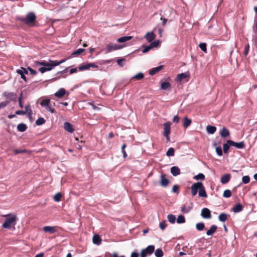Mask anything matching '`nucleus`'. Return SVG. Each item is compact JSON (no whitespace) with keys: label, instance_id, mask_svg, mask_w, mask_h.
I'll return each instance as SVG.
<instances>
[{"label":"nucleus","instance_id":"52","mask_svg":"<svg viewBox=\"0 0 257 257\" xmlns=\"http://www.w3.org/2000/svg\"><path fill=\"white\" fill-rule=\"evenodd\" d=\"M39 71L42 73H43L46 71H50V68H46V67H45V66H43V67H40L39 68Z\"/></svg>","mask_w":257,"mask_h":257},{"label":"nucleus","instance_id":"53","mask_svg":"<svg viewBox=\"0 0 257 257\" xmlns=\"http://www.w3.org/2000/svg\"><path fill=\"white\" fill-rule=\"evenodd\" d=\"M23 93H21L20 94V96L19 97V99H18V101H19V106L21 108H23Z\"/></svg>","mask_w":257,"mask_h":257},{"label":"nucleus","instance_id":"24","mask_svg":"<svg viewBox=\"0 0 257 257\" xmlns=\"http://www.w3.org/2000/svg\"><path fill=\"white\" fill-rule=\"evenodd\" d=\"M163 68V66H159L155 68H152L149 72L150 75H154L158 72H159Z\"/></svg>","mask_w":257,"mask_h":257},{"label":"nucleus","instance_id":"18","mask_svg":"<svg viewBox=\"0 0 257 257\" xmlns=\"http://www.w3.org/2000/svg\"><path fill=\"white\" fill-rule=\"evenodd\" d=\"M243 206L240 203L235 204L232 208V211L235 213L241 212L243 210Z\"/></svg>","mask_w":257,"mask_h":257},{"label":"nucleus","instance_id":"17","mask_svg":"<svg viewBox=\"0 0 257 257\" xmlns=\"http://www.w3.org/2000/svg\"><path fill=\"white\" fill-rule=\"evenodd\" d=\"M231 179V175L229 174H226L221 177L220 182L222 184L227 183Z\"/></svg>","mask_w":257,"mask_h":257},{"label":"nucleus","instance_id":"30","mask_svg":"<svg viewBox=\"0 0 257 257\" xmlns=\"http://www.w3.org/2000/svg\"><path fill=\"white\" fill-rule=\"evenodd\" d=\"M132 39V36H123L118 38L117 41L119 43H124Z\"/></svg>","mask_w":257,"mask_h":257},{"label":"nucleus","instance_id":"59","mask_svg":"<svg viewBox=\"0 0 257 257\" xmlns=\"http://www.w3.org/2000/svg\"><path fill=\"white\" fill-rule=\"evenodd\" d=\"M28 69L31 72V74L33 75H35L37 74V72L36 70L33 69L32 68H31V67H28Z\"/></svg>","mask_w":257,"mask_h":257},{"label":"nucleus","instance_id":"11","mask_svg":"<svg viewBox=\"0 0 257 257\" xmlns=\"http://www.w3.org/2000/svg\"><path fill=\"white\" fill-rule=\"evenodd\" d=\"M219 135L222 138H225L230 136V133L227 128H226L225 126H223L219 131Z\"/></svg>","mask_w":257,"mask_h":257},{"label":"nucleus","instance_id":"28","mask_svg":"<svg viewBox=\"0 0 257 257\" xmlns=\"http://www.w3.org/2000/svg\"><path fill=\"white\" fill-rule=\"evenodd\" d=\"M206 131L208 134H213L216 131V127L214 126L208 125L206 127Z\"/></svg>","mask_w":257,"mask_h":257},{"label":"nucleus","instance_id":"16","mask_svg":"<svg viewBox=\"0 0 257 257\" xmlns=\"http://www.w3.org/2000/svg\"><path fill=\"white\" fill-rule=\"evenodd\" d=\"M190 77V73L186 72L185 73H182L179 74L177 76V79L178 81H181L185 78H189Z\"/></svg>","mask_w":257,"mask_h":257},{"label":"nucleus","instance_id":"15","mask_svg":"<svg viewBox=\"0 0 257 257\" xmlns=\"http://www.w3.org/2000/svg\"><path fill=\"white\" fill-rule=\"evenodd\" d=\"M120 47H119V46L117 45H111V44H108L107 45L106 47V53H109L113 50H116L117 49H120Z\"/></svg>","mask_w":257,"mask_h":257},{"label":"nucleus","instance_id":"62","mask_svg":"<svg viewBox=\"0 0 257 257\" xmlns=\"http://www.w3.org/2000/svg\"><path fill=\"white\" fill-rule=\"evenodd\" d=\"M46 108L47 110L50 111L52 113H54L56 112L55 109L52 108L49 106V105H48V107H47Z\"/></svg>","mask_w":257,"mask_h":257},{"label":"nucleus","instance_id":"44","mask_svg":"<svg viewBox=\"0 0 257 257\" xmlns=\"http://www.w3.org/2000/svg\"><path fill=\"white\" fill-rule=\"evenodd\" d=\"M17 73L21 75V77L23 79L25 82L27 81V78L25 76V75L23 73L22 70H17Z\"/></svg>","mask_w":257,"mask_h":257},{"label":"nucleus","instance_id":"32","mask_svg":"<svg viewBox=\"0 0 257 257\" xmlns=\"http://www.w3.org/2000/svg\"><path fill=\"white\" fill-rule=\"evenodd\" d=\"M161 88L163 90H167L171 88V84L168 82H163L161 85Z\"/></svg>","mask_w":257,"mask_h":257},{"label":"nucleus","instance_id":"55","mask_svg":"<svg viewBox=\"0 0 257 257\" xmlns=\"http://www.w3.org/2000/svg\"><path fill=\"white\" fill-rule=\"evenodd\" d=\"M144 49L142 50V52L144 53H146L149 51L151 49V47L150 46H143Z\"/></svg>","mask_w":257,"mask_h":257},{"label":"nucleus","instance_id":"3","mask_svg":"<svg viewBox=\"0 0 257 257\" xmlns=\"http://www.w3.org/2000/svg\"><path fill=\"white\" fill-rule=\"evenodd\" d=\"M3 216L6 217L5 221L2 225L4 228L10 229L12 225H15L17 219L16 215L9 214Z\"/></svg>","mask_w":257,"mask_h":257},{"label":"nucleus","instance_id":"5","mask_svg":"<svg viewBox=\"0 0 257 257\" xmlns=\"http://www.w3.org/2000/svg\"><path fill=\"white\" fill-rule=\"evenodd\" d=\"M155 250V246L153 245H149L145 249H143L141 252V257H146L147 254H151L153 253Z\"/></svg>","mask_w":257,"mask_h":257},{"label":"nucleus","instance_id":"7","mask_svg":"<svg viewBox=\"0 0 257 257\" xmlns=\"http://www.w3.org/2000/svg\"><path fill=\"white\" fill-rule=\"evenodd\" d=\"M90 68H97L98 66L93 63H88L80 65L78 67V69L79 71H84L89 70Z\"/></svg>","mask_w":257,"mask_h":257},{"label":"nucleus","instance_id":"39","mask_svg":"<svg viewBox=\"0 0 257 257\" xmlns=\"http://www.w3.org/2000/svg\"><path fill=\"white\" fill-rule=\"evenodd\" d=\"M49 103H50V100L48 99H44L40 103L41 105L42 106H44L46 108L47 107H48V105H49Z\"/></svg>","mask_w":257,"mask_h":257},{"label":"nucleus","instance_id":"47","mask_svg":"<svg viewBox=\"0 0 257 257\" xmlns=\"http://www.w3.org/2000/svg\"><path fill=\"white\" fill-rule=\"evenodd\" d=\"M45 122V120L43 117H40L36 121V124L38 125H42Z\"/></svg>","mask_w":257,"mask_h":257},{"label":"nucleus","instance_id":"23","mask_svg":"<svg viewBox=\"0 0 257 257\" xmlns=\"http://www.w3.org/2000/svg\"><path fill=\"white\" fill-rule=\"evenodd\" d=\"M92 241L94 244L99 245L101 242L102 239L99 235L95 234L93 236Z\"/></svg>","mask_w":257,"mask_h":257},{"label":"nucleus","instance_id":"64","mask_svg":"<svg viewBox=\"0 0 257 257\" xmlns=\"http://www.w3.org/2000/svg\"><path fill=\"white\" fill-rule=\"evenodd\" d=\"M109 257H125L124 255H121L120 256H118V254L116 252H113V253L111 254Z\"/></svg>","mask_w":257,"mask_h":257},{"label":"nucleus","instance_id":"31","mask_svg":"<svg viewBox=\"0 0 257 257\" xmlns=\"http://www.w3.org/2000/svg\"><path fill=\"white\" fill-rule=\"evenodd\" d=\"M27 128V126L26 124L24 123H20L17 126V129L19 132H25Z\"/></svg>","mask_w":257,"mask_h":257},{"label":"nucleus","instance_id":"50","mask_svg":"<svg viewBox=\"0 0 257 257\" xmlns=\"http://www.w3.org/2000/svg\"><path fill=\"white\" fill-rule=\"evenodd\" d=\"M27 152V151L25 149H24V150L15 149V150H14V152L15 155H17L18 154L26 153Z\"/></svg>","mask_w":257,"mask_h":257},{"label":"nucleus","instance_id":"58","mask_svg":"<svg viewBox=\"0 0 257 257\" xmlns=\"http://www.w3.org/2000/svg\"><path fill=\"white\" fill-rule=\"evenodd\" d=\"M158 45H159V42L154 41V42H151V43L150 44V46L152 48H153L157 47V46Z\"/></svg>","mask_w":257,"mask_h":257},{"label":"nucleus","instance_id":"9","mask_svg":"<svg viewBox=\"0 0 257 257\" xmlns=\"http://www.w3.org/2000/svg\"><path fill=\"white\" fill-rule=\"evenodd\" d=\"M156 35L153 31L148 32L144 36L145 38L148 42H152L156 38Z\"/></svg>","mask_w":257,"mask_h":257},{"label":"nucleus","instance_id":"19","mask_svg":"<svg viewBox=\"0 0 257 257\" xmlns=\"http://www.w3.org/2000/svg\"><path fill=\"white\" fill-rule=\"evenodd\" d=\"M198 195L199 197H203V198L207 197V194L206 192L205 188H204L203 184H202V187H201L199 190Z\"/></svg>","mask_w":257,"mask_h":257},{"label":"nucleus","instance_id":"36","mask_svg":"<svg viewBox=\"0 0 257 257\" xmlns=\"http://www.w3.org/2000/svg\"><path fill=\"white\" fill-rule=\"evenodd\" d=\"M168 221L171 223H174L176 220V217L172 214H169L167 216Z\"/></svg>","mask_w":257,"mask_h":257},{"label":"nucleus","instance_id":"1","mask_svg":"<svg viewBox=\"0 0 257 257\" xmlns=\"http://www.w3.org/2000/svg\"><path fill=\"white\" fill-rule=\"evenodd\" d=\"M18 20L28 26H34L36 21V16L33 12L27 14L26 17H19Z\"/></svg>","mask_w":257,"mask_h":257},{"label":"nucleus","instance_id":"35","mask_svg":"<svg viewBox=\"0 0 257 257\" xmlns=\"http://www.w3.org/2000/svg\"><path fill=\"white\" fill-rule=\"evenodd\" d=\"M196 228L199 231L203 230L205 228L204 224L202 222L198 223L196 224Z\"/></svg>","mask_w":257,"mask_h":257},{"label":"nucleus","instance_id":"22","mask_svg":"<svg viewBox=\"0 0 257 257\" xmlns=\"http://www.w3.org/2000/svg\"><path fill=\"white\" fill-rule=\"evenodd\" d=\"M192 203H191L190 205L188 206H187L186 205H184L181 208V211L184 213H187L192 209Z\"/></svg>","mask_w":257,"mask_h":257},{"label":"nucleus","instance_id":"14","mask_svg":"<svg viewBox=\"0 0 257 257\" xmlns=\"http://www.w3.org/2000/svg\"><path fill=\"white\" fill-rule=\"evenodd\" d=\"M56 226H45L43 227V230L46 232L54 233L56 232Z\"/></svg>","mask_w":257,"mask_h":257},{"label":"nucleus","instance_id":"10","mask_svg":"<svg viewBox=\"0 0 257 257\" xmlns=\"http://www.w3.org/2000/svg\"><path fill=\"white\" fill-rule=\"evenodd\" d=\"M201 215L204 218L209 219L211 217V212L207 208H203L201 210Z\"/></svg>","mask_w":257,"mask_h":257},{"label":"nucleus","instance_id":"12","mask_svg":"<svg viewBox=\"0 0 257 257\" xmlns=\"http://www.w3.org/2000/svg\"><path fill=\"white\" fill-rule=\"evenodd\" d=\"M161 180H160V185L162 187H167L169 183V181L168 179H167L165 177V175L164 174H162L160 176Z\"/></svg>","mask_w":257,"mask_h":257},{"label":"nucleus","instance_id":"51","mask_svg":"<svg viewBox=\"0 0 257 257\" xmlns=\"http://www.w3.org/2000/svg\"><path fill=\"white\" fill-rule=\"evenodd\" d=\"M172 191L174 193H178L179 192V187L178 185H174L172 189Z\"/></svg>","mask_w":257,"mask_h":257},{"label":"nucleus","instance_id":"57","mask_svg":"<svg viewBox=\"0 0 257 257\" xmlns=\"http://www.w3.org/2000/svg\"><path fill=\"white\" fill-rule=\"evenodd\" d=\"M180 120V117L178 115H175L173 118V121L175 123L179 122Z\"/></svg>","mask_w":257,"mask_h":257},{"label":"nucleus","instance_id":"45","mask_svg":"<svg viewBox=\"0 0 257 257\" xmlns=\"http://www.w3.org/2000/svg\"><path fill=\"white\" fill-rule=\"evenodd\" d=\"M144 77V75L143 73H139L134 76L133 78L137 80H140L142 79Z\"/></svg>","mask_w":257,"mask_h":257},{"label":"nucleus","instance_id":"27","mask_svg":"<svg viewBox=\"0 0 257 257\" xmlns=\"http://www.w3.org/2000/svg\"><path fill=\"white\" fill-rule=\"evenodd\" d=\"M24 112H26V114L28 115L29 118H31L33 112L30 104L26 106Z\"/></svg>","mask_w":257,"mask_h":257},{"label":"nucleus","instance_id":"34","mask_svg":"<svg viewBox=\"0 0 257 257\" xmlns=\"http://www.w3.org/2000/svg\"><path fill=\"white\" fill-rule=\"evenodd\" d=\"M155 254L156 257H162L164 255V253L162 249L158 248L156 250Z\"/></svg>","mask_w":257,"mask_h":257},{"label":"nucleus","instance_id":"40","mask_svg":"<svg viewBox=\"0 0 257 257\" xmlns=\"http://www.w3.org/2000/svg\"><path fill=\"white\" fill-rule=\"evenodd\" d=\"M174 154H175V151H174V149L173 148H169L167 153H166V155L167 156H174Z\"/></svg>","mask_w":257,"mask_h":257},{"label":"nucleus","instance_id":"43","mask_svg":"<svg viewBox=\"0 0 257 257\" xmlns=\"http://www.w3.org/2000/svg\"><path fill=\"white\" fill-rule=\"evenodd\" d=\"M230 146V145L229 144H228V143H227V142H226V143H225L223 144V152L225 154H226L228 153V150L229 149Z\"/></svg>","mask_w":257,"mask_h":257},{"label":"nucleus","instance_id":"48","mask_svg":"<svg viewBox=\"0 0 257 257\" xmlns=\"http://www.w3.org/2000/svg\"><path fill=\"white\" fill-rule=\"evenodd\" d=\"M250 181V178L248 176H244L242 178V182L244 184H247Z\"/></svg>","mask_w":257,"mask_h":257},{"label":"nucleus","instance_id":"60","mask_svg":"<svg viewBox=\"0 0 257 257\" xmlns=\"http://www.w3.org/2000/svg\"><path fill=\"white\" fill-rule=\"evenodd\" d=\"M16 114L18 115H24L26 114V112H24V110H17L16 111Z\"/></svg>","mask_w":257,"mask_h":257},{"label":"nucleus","instance_id":"6","mask_svg":"<svg viewBox=\"0 0 257 257\" xmlns=\"http://www.w3.org/2000/svg\"><path fill=\"white\" fill-rule=\"evenodd\" d=\"M202 184L203 183L202 182H198L192 184L191 187L192 196H194L197 194L198 191H199L200 188L202 187Z\"/></svg>","mask_w":257,"mask_h":257},{"label":"nucleus","instance_id":"13","mask_svg":"<svg viewBox=\"0 0 257 257\" xmlns=\"http://www.w3.org/2000/svg\"><path fill=\"white\" fill-rule=\"evenodd\" d=\"M64 128L66 131L70 133H72L74 131L73 125L68 122H64Z\"/></svg>","mask_w":257,"mask_h":257},{"label":"nucleus","instance_id":"54","mask_svg":"<svg viewBox=\"0 0 257 257\" xmlns=\"http://www.w3.org/2000/svg\"><path fill=\"white\" fill-rule=\"evenodd\" d=\"M249 49V45L248 44H247V45H246L245 46L244 51H243V54L245 56H246L247 55V54L248 53Z\"/></svg>","mask_w":257,"mask_h":257},{"label":"nucleus","instance_id":"26","mask_svg":"<svg viewBox=\"0 0 257 257\" xmlns=\"http://www.w3.org/2000/svg\"><path fill=\"white\" fill-rule=\"evenodd\" d=\"M84 51H85L84 49H82V48L78 49L75 50V51H74L71 54V57L78 56L80 55H81Z\"/></svg>","mask_w":257,"mask_h":257},{"label":"nucleus","instance_id":"33","mask_svg":"<svg viewBox=\"0 0 257 257\" xmlns=\"http://www.w3.org/2000/svg\"><path fill=\"white\" fill-rule=\"evenodd\" d=\"M228 215L224 213H221L218 216V219L221 222H224L227 219Z\"/></svg>","mask_w":257,"mask_h":257},{"label":"nucleus","instance_id":"20","mask_svg":"<svg viewBox=\"0 0 257 257\" xmlns=\"http://www.w3.org/2000/svg\"><path fill=\"white\" fill-rule=\"evenodd\" d=\"M66 90L64 88H60L57 92L55 93V96L58 98H62L64 96Z\"/></svg>","mask_w":257,"mask_h":257},{"label":"nucleus","instance_id":"21","mask_svg":"<svg viewBox=\"0 0 257 257\" xmlns=\"http://www.w3.org/2000/svg\"><path fill=\"white\" fill-rule=\"evenodd\" d=\"M171 173L174 176H176L180 174V169L177 166H173L171 168Z\"/></svg>","mask_w":257,"mask_h":257},{"label":"nucleus","instance_id":"37","mask_svg":"<svg viewBox=\"0 0 257 257\" xmlns=\"http://www.w3.org/2000/svg\"><path fill=\"white\" fill-rule=\"evenodd\" d=\"M176 221L178 223H183L185 222V219L184 216L180 215L178 216Z\"/></svg>","mask_w":257,"mask_h":257},{"label":"nucleus","instance_id":"63","mask_svg":"<svg viewBox=\"0 0 257 257\" xmlns=\"http://www.w3.org/2000/svg\"><path fill=\"white\" fill-rule=\"evenodd\" d=\"M124 60H125V59L123 58L118 59L117 60V64L120 66H122V64H121V63H122V62L124 61Z\"/></svg>","mask_w":257,"mask_h":257},{"label":"nucleus","instance_id":"61","mask_svg":"<svg viewBox=\"0 0 257 257\" xmlns=\"http://www.w3.org/2000/svg\"><path fill=\"white\" fill-rule=\"evenodd\" d=\"M19 70H22V71H23V73L25 75V74H28V68L27 69H26L23 67H21L20 69H19Z\"/></svg>","mask_w":257,"mask_h":257},{"label":"nucleus","instance_id":"4","mask_svg":"<svg viewBox=\"0 0 257 257\" xmlns=\"http://www.w3.org/2000/svg\"><path fill=\"white\" fill-rule=\"evenodd\" d=\"M171 122L168 121L164 124V132L163 135L166 138L167 141H170L169 135L171 131Z\"/></svg>","mask_w":257,"mask_h":257},{"label":"nucleus","instance_id":"56","mask_svg":"<svg viewBox=\"0 0 257 257\" xmlns=\"http://www.w3.org/2000/svg\"><path fill=\"white\" fill-rule=\"evenodd\" d=\"M159 226H160V228L162 230H164V229L166 228V227L167 226V225L166 224V221H164L163 222H160L159 224Z\"/></svg>","mask_w":257,"mask_h":257},{"label":"nucleus","instance_id":"2","mask_svg":"<svg viewBox=\"0 0 257 257\" xmlns=\"http://www.w3.org/2000/svg\"><path fill=\"white\" fill-rule=\"evenodd\" d=\"M65 61V59H62L60 61H58L56 60L53 61L49 60V62H48L46 61H36L35 62V64L37 66H44L45 67L47 68H50V70L53 69V68L55 66H58L62 64V63L64 62Z\"/></svg>","mask_w":257,"mask_h":257},{"label":"nucleus","instance_id":"42","mask_svg":"<svg viewBox=\"0 0 257 257\" xmlns=\"http://www.w3.org/2000/svg\"><path fill=\"white\" fill-rule=\"evenodd\" d=\"M231 196V192L230 190L226 189L224 191L223 193V196L225 198H229Z\"/></svg>","mask_w":257,"mask_h":257},{"label":"nucleus","instance_id":"29","mask_svg":"<svg viewBox=\"0 0 257 257\" xmlns=\"http://www.w3.org/2000/svg\"><path fill=\"white\" fill-rule=\"evenodd\" d=\"M191 122L192 121L190 119L187 117H185L183 119V125L184 127L187 128L191 124Z\"/></svg>","mask_w":257,"mask_h":257},{"label":"nucleus","instance_id":"46","mask_svg":"<svg viewBox=\"0 0 257 257\" xmlns=\"http://www.w3.org/2000/svg\"><path fill=\"white\" fill-rule=\"evenodd\" d=\"M199 48L205 53H207L206 44L205 43H202L199 44Z\"/></svg>","mask_w":257,"mask_h":257},{"label":"nucleus","instance_id":"41","mask_svg":"<svg viewBox=\"0 0 257 257\" xmlns=\"http://www.w3.org/2000/svg\"><path fill=\"white\" fill-rule=\"evenodd\" d=\"M194 179L196 180H203L205 179V176L202 173H199L194 177Z\"/></svg>","mask_w":257,"mask_h":257},{"label":"nucleus","instance_id":"25","mask_svg":"<svg viewBox=\"0 0 257 257\" xmlns=\"http://www.w3.org/2000/svg\"><path fill=\"white\" fill-rule=\"evenodd\" d=\"M217 227L215 225H212L210 229L207 230L206 232V234L207 235H212L216 230Z\"/></svg>","mask_w":257,"mask_h":257},{"label":"nucleus","instance_id":"49","mask_svg":"<svg viewBox=\"0 0 257 257\" xmlns=\"http://www.w3.org/2000/svg\"><path fill=\"white\" fill-rule=\"evenodd\" d=\"M215 150H216V152L218 156H222V155H223L221 147L220 146L217 147L215 149Z\"/></svg>","mask_w":257,"mask_h":257},{"label":"nucleus","instance_id":"8","mask_svg":"<svg viewBox=\"0 0 257 257\" xmlns=\"http://www.w3.org/2000/svg\"><path fill=\"white\" fill-rule=\"evenodd\" d=\"M227 143H228V144H229L230 146H234L238 149H243L245 147V145L243 141L239 143H236L233 141L229 140H227Z\"/></svg>","mask_w":257,"mask_h":257},{"label":"nucleus","instance_id":"38","mask_svg":"<svg viewBox=\"0 0 257 257\" xmlns=\"http://www.w3.org/2000/svg\"><path fill=\"white\" fill-rule=\"evenodd\" d=\"M61 197L62 194L60 192H58L54 196L53 199L56 202H59L61 200Z\"/></svg>","mask_w":257,"mask_h":257}]
</instances>
